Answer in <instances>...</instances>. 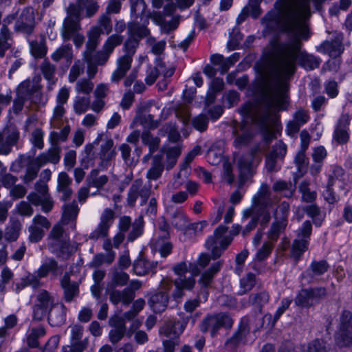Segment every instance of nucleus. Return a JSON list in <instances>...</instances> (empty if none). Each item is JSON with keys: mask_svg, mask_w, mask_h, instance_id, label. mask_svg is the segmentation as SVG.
I'll return each instance as SVG.
<instances>
[{"mask_svg": "<svg viewBox=\"0 0 352 352\" xmlns=\"http://www.w3.org/2000/svg\"><path fill=\"white\" fill-rule=\"evenodd\" d=\"M262 23L266 29H282L292 32L296 37L285 45L274 43L272 52L264 60L260 71L262 86V98L258 103H245L240 109L242 117L241 124L233 122L232 129L236 148L245 146L252 137L251 126H259L269 133H272L279 124L278 111L286 108L287 104V91L288 81L296 69V62L307 70H313L320 65V60L313 55L308 54L300 49L299 38L307 39L309 30L307 25V36L302 38L297 32L296 28L285 25L282 20H276L274 15Z\"/></svg>", "mask_w": 352, "mask_h": 352, "instance_id": "1", "label": "nucleus"}, {"mask_svg": "<svg viewBox=\"0 0 352 352\" xmlns=\"http://www.w3.org/2000/svg\"><path fill=\"white\" fill-rule=\"evenodd\" d=\"M324 0H277L274 8L265 15V20L272 16L276 20H282L288 26L294 27L298 34L302 38H307V21L310 16V3L317 8Z\"/></svg>", "mask_w": 352, "mask_h": 352, "instance_id": "2", "label": "nucleus"}, {"mask_svg": "<svg viewBox=\"0 0 352 352\" xmlns=\"http://www.w3.org/2000/svg\"><path fill=\"white\" fill-rule=\"evenodd\" d=\"M164 129L168 133V142L163 146L162 151L166 154V160L164 163L162 154L153 157L151 167L146 173L148 180H156L160 178L164 168L166 170L171 169L176 164L182 152L181 136L177 130L171 126H166Z\"/></svg>", "mask_w": 352, "mask_h": 352, "instance_id": "3", "label": "nucleus"}, {"mask_svg": "<svg viewBox=\"0 0 352 352\" xmlns=\"http://www.w3.org/2000/svg\"><path fill=\"white\" fill-rule=\"evenodd\" d=\"M129 38L126 41L124 47L125 54L118 58L117 68L111 76V81L118 82L130 69L132 63V56L138 46L139 39L146 36L149 31L145 24L142 25L135 22L128 24Z\"/></svg>", "mask_w": 352, "mask_h": 352, "instance_id": "4", "label": "nucleus"}, {"mask_svg": "<svg viewBox=\"0 0 352 352\" xmlns=\"http://www.w3.org/2000/svg\"><path fill=\"white\" fill-rule=\"evenodd\" d=\"M210 261V256L207 254H201L198 259L197 263H187L182 262L175 265L173 268L177 278L175 280V290L173 293L175 299L181 298L184 289L190 290L195 284V276L200 272L199 267H206Z\"/></svg>", "mask_w": 352, "mask_h": 352, "instance_id": "5", "label": "nucleus"}, {"mask_svg": "<svg viewBox=\"0 0 352 352\" xmlns=\"http://www.w3.org/2000/svg\"><path fill=\"white\" fill-rule=\"evenodd\" d=\"M69 128L65 127L60 132L52 131L49 135V141L51 147L47 152L41 153L36 160L32 162L28 169L25 179L30 181L34 179L40 169V168L47 162L56 164L60 160V148L59 142H64L69 135Z\"/></svg>", "mask_w": 352, "mask_h": 352, "instance_id": "6", "label": "nucleus"}, {"mask_svg": "<svg viewBox=\"0 0 352 352\" xmlns=\"http://www.w3.org/2000/svg\"><path fill=\"white\" fill-rule=\"evenodd\" d=\"M273 208L274 206L268 195L267 186L262 184L258 192L252 198L251 207L243 211V217H251L244 233L250 232L256 227L260 217H262V223H267L270 220V210Z\"/></svg>", "mask_w": 352, "mask_h": 352, "instance_id": "7", "label": "nucleus"}, {"mask_svg": "<svg viewBox=\"0 0 352 352\" xmlns=\"http://www.w3.org/2000/svg\"><path fill=\"white\" fill-rule=\"evenodd\" d=\"M47 316L50 325L58 326L65 320V307L62 303L53 304L49 293L43 290L37 294L33 317L35 320H40Z\"/></svg>", "mask_w": 352, "mask_h": 352, "instance_id": "8", "label": "nucleus"}, {"mask_svg": "<svg viewBox=\"0 0 352 352\" xmlns=\"http://www.w3.org/2000/svg\"><path fill=\"white\" fill-rule=\"evenodd\" d=\"M82 10L70 5L67 8V16L63 23L62 36L65 40L72 38L76 47H80L84 43L85 37L79 32L80 14Z\"/></svg>", "mask_w": 352, "mask_h": 352, "instance_id": "9", "label": "nucleus"}, {"mask_svg": "<svg viewBox=\"0 0 352 352\" xmlns=\"http://www.w3.org/2000/svg\"><path fill=\"white\" fill-rule=\"evenodd\" d=\"M63 232V228L60 223L54 226L49 238V246L52 252L55 253L58 256L63 258H67L72 252L76 250L75 245H70L62 239Z\"/></svg>", "mask_w": 352, "mask_h": 352, "instance_id": "10", "label": "nucleus"}, {"mask_svg": "<svg viewBox=\"0 0 352 352\" xmlns=\"http://www.w3.org/2000/svg\"><path fill=\"white\" fill-rule=\"evenodd\" d=\"M3 134L0 133V154L7 155L9 153L11 147L16 143L18 140L19 134L16 131H13L7 138L3 140ZM6 168L0 162V186L8 188L14 185L16 182V178L10 174H6Z\"/></svg>", "mask_w": 352, "mask_h": 352, "instance_id": "11", "label": "nucleus"}, {"mask_svg": "<svg viewBox=\"0 0 352 352\" xmlns=\"http://www.w3.org/2000/svg\"><path fill=\"white\" fill-rule=\"evenodd\" d=\"M336 344L340 346L352 345V314L344 311L340 316L337 329L335 331Z\"/></svg>", "mask_w": 352, "mask_h": 352, "instance_id": "12", "label": "nucleus"}, {"mask_svg": "<svg viewBox=\"0 0 352 352\" xmlns=\"http://www.w3.org/2000/svg\"><path fill=\"white\" fill-rule=\"evenodd\" d=\"M39 85L38 82L33 84L30 80L22 82L17 88L16 98L14 100L12 111L14 113H19L23 109V105L31 100L34 95H38Z\"/></svg>", "mask_w": 352, "mask_h": 352, "instance_id": "13", "label": "nucleus"}, {"mask_svg": "<svg viewBox=\"0 0 352 352\" xmlns=\"http://www.w3.org/2000/svg\"><path fill=\"white\" fill-rule=\"evenodd\" d=\"M226 232L227 228L220 226L215 230L214 236H210L206 241V247L211 251L214 258L219 257L232 241L231 237L224 236Z\"/></svg>", "mask_w": 352, "mask_h": 352, "instance_id": "14", "label": "nucleus"}, {"mask_svg": "<svg viewBox=\"0 0 352 352\" xmlns=\"http://www.w3.org/2000/svg\"><path fill=\"white\" fill-rule=\"evenodd\" d=\"M103 133H99L93 143L88 144L85 146V152L87 157H89L92 153L94 145L99 144V143L102 142V144H100V151L98 155L102 160V166L104 167L106 166L107 163L116 156V152L115 148L113 147V140L109 138L103 139Z\"/></svg>", "mask_w": 352, "mask_h": 352, "instance_id": "15", "label": "nucleus"}, {"mask_svg": "<svg viewBox=\"0 0 352 352\" xmlns=\"http://www.w3.org/2000/svg\"><path fill=\"white\" fill-rule=\"evenodd\" d=\"M233 324L231 317L226 314H218L208 316L201 322L200 329L202 332L210 331L214 336L220 327L230 328Z\"/></svg>", "mask_w": 352, "mask_h": 352, "instance_id": "16", "label": "nucleus"}, {"mask_svg": "<svg viewBox=\"0 0 352 352\" xmlns=\"http://www.w3.org/2000/svg\"><path fill=\"white\" fill-rule=\"evenodd\" d=\"M311 232V224L309 221H306L298 230L297 238L294 241L292 244V256L295 259H298L307 250Z\"/></svg>", "mask_w": 352, "mask_h": 352, "instance_id": "17", "label": "nucleus"}, {"mask_svg": "<svg viewBox=\"0 0 352 352\" xmlns=\"http://www.w3.org/2000/svg\"><path fill=\"white\" fill-rule=\"evenodd\" d=\"M112 29L110 18L107 15L102 16L97 26L93 27L88 32V41L87 47L88 50H95L100 42L101 34H108Z\"/></svg>", "mask_w": 352, "mask_h": 352, "instance_id": "18", "label": "nucleus"}, {"mask_svg": "<svg viewBox=\"0 0 352 352\" xmlns=\"http://www.w3.org/2000/svg\"><path fill=\"white\" fill-rule=\"evenodd\" d=\"M172 287V281L169 278H163L160 283L161 292L151 296L148 304L152 310L155 312H161L165 310L168 303V294Z\"/></svg>", "mask_w": 352, "mask_h": 352, "instance_id": "19", "label": "nucleus"}, {"mask_svg": "<svg viewBox=\"0 0 352 352\" xmlns=\"http://www.w3.org/2000/svg\"><path fill=\"white\" fill-rule=\"evenodd\" d=\"M326 295V289L318 287L310 289H302L295 299L298 306L309 307L317 302Z\"/></svg>", "mask_w": 352, "mask_h": 352, "instance_id": "20", "label": "nucleus"}, {"mask_svg": "<svg viewBox=\"0 0 352 352\" xmlns=\"http://www.w3.org/2000/svg\"><path fill=\"white\" fill-rule=\"evenodd\" d=\"M115 213L111 209H105L101 214L100 221L97 228L90 233L89 238L97 240L107 236L109 230L112 226Z\"/></svg>", "mask_w": 352, "mask_h": 352, "instance_id": "21", "label": "nucleus"}, {"mask_svg": "<svg viewBox=\"0 0 352 352\" xmlns=\"http://www.w3.org/2000/svg\"><path fill=\"white\" fill-rule=\"evenodd\" d=\"M260 161V155L252 153H247L238 160L237 164L242 182L252 175L254 167L259 164Z\"/></svg>", "mask_w": 352, "mask_h": 352, "instance_id": "22", "label": "nucleus"}, {"mask_svg": "<svg viewBox=\"0 0 352 352\" xmlns=\"http://www.w3.org/2000/svg\"><path fill=\"white\" fill-rule=\"evenodd\" d=\"M34 25V12L31 7L23 9L16 18L14 29L17 32L30 34Z\"/></svg>", "mask_w": 352, "mask_h": 352, "instance_id": "23", "label": "nucleus"}, {"mask_svg": "<svg viewBox=\"0 0 352 352\" xmlns=\"http://www.w3.org/2000/svg\"><path fill=\"white\" fill-rule=\"evenodd\" d=\"M329 349V344L327 343L326 340H322L321 342L316 339L307 346L297 347L294 349L285 350L281 349L280 352H326ZM274 349L272 345H265L261 352H273Z\"/></svg>", "mask_w": 352, "mask_h": 352, "instance_id": "24", "label": "nucleus"}, {"mask_svg": "<svg viewBox=\"0 0 352 352\" xmlns=\"http://www.w3.org/2000/svg\"><path fill=\"white\" fill-rule=\"evenodd\" d=\"M50 227L48 220L43 216L37 215L32 219V223L28 228L29 239L31 242L39 241L44 235V230Z\"/></svg>", "mask_w": 352, "mask_h": 352, "instance_id": "25", "label": "nucleus"}, {"mask_svg": "<svg viewBox=\"0 0 352 352\" xmlns=\"http://www.w3.org/2000/svg\"><path fill=\"white\" fill-rule=\"evenodd\" d=\"M342 42V34L340 33L336 34L334 40L323 42L318 47V50L321 53L328 54L331 58H336L339 56L344 51Z\"/></svg>", "mask_w": 352, "mask_h": 352, "instance_id": "26", "label": "nucleus"}, {"mask_svg": "<svg viewBox=\"0 0 352 352\" xmlns=\"http://www.w3.org/2000/svg\"><path fill=\"white\" fill-rule=\"evenodd\" d=\"M122 40V36L118 34L109 36L105 41L102 50L96 53L98 56V58L96 60L97 63L98 64H104L108 60L109 55L113 52L114 48L120 45Z\"/></svg>", "mask_w": 352, "mask_h": 352, "instance_id": "27", "label": "nucleus"}, {"mask_svg": "<svg viewBox=\"0 0 352 352\" xmlns=\"http://www.w3.org/2000/svg\"><path fill=\"white\" fill-rule=\"evenodd\" d=\"M16 20L15 14L8 15L3 19V25L0 30V56H3L4 51L8 49L11 45L10 33L7 25Z\"/></svg>", "mask_w": 352, "mask_h": 352, "instance_id": "28", "label": "nucleus"}, {"mask_svg": "<svg viewBox=\"0 0 352 352\" xmlns=\"http://www.w3.org/2000/svg\"><path fill=\"white\" fill-rule=\"evenodd\" d=\"M102 248L105 253H100L94 256L91 261L94 266H98L104 263H110L115 258L116 253L113 251V243H112L111 239H106L103 242Z\"/></svg>", "mask_w": 352, "mask_h": 352, "instance_id": "29", "label": "nucleus"}, {"mask_svg": "<svg viewBox=\"0 0 352 352\" xmlns=\"http://www.w3.org/2000/svg\"><path fill=\"white\" fill-rule=\"evenodd\" d=\"M175 72L173 67L166 68L165 65L160 60H156V65L154 69L147 72L145 80L146 84L151 85L153 84L159 74H162L164 77H170Z\"/></svg>", "mask_w": 352, "mask_h": 352, "instance_id": "30", "label": "nucleus"}, {"mask_svg": "<svg viewBox=\"0 0 352 352\" xmlns=\"http://www.w3.org/2000/svg\"><path fill=\"white\" fill-rule=\"evenodd\" d=\"M142 180L137 179L134 182L128 194L127 201L129 204L133 205L135 202L138 196L141 197L142 204L146 202L149 196V189L146 188H142Z\"/></svg>", "mask_w": 352, "mask_h": 352, "instance_id": "31", "label": "nucleus"}, {"mask_svg": "<svg viewBox=\"0 0 352 352\" xmlns=\"http://www.w3.org/2000/svg\"><path fill=\"white\" fill-rule=\"evenodd\" d=\"M110 325L113 329L109 332V339L113 343L118 342L125 332V322L124 318L115 316L110 319Z\"/></svg>", "mask_w": 352, "mask_h": 352, "instance_id": "32", "label": "nucleus"}, {"mask_svg": "<svg viewBox=\"0 0 352 352\" xmlns=\"http://www.w3.org/2000/svg\"><path fill=\"white\" fill-rule=\"evenodd\" d=\"M261 13L259 0H249L248 3L241 10L236 18L238 24L243 22L248 16L254 19L258 18Z\"/></svg>", "mask_w": 352, "mask_h": 352, "instance_id": "33", "label": "nucleus"}, {"mask_svg": "<svg viewBox=\"0 0 352 352\" xmlns=\"http://www.w3.org/2000/svg\"><path fill=\"white\" fill-rule=\"evenodd\" d=\"M350 122V116L348 114L342 115L337 124L334 132V139L338 143H345L349 140L348 126Z\"/></svg>", "mask_w": 352, "mask_h": 352, "instance_id": "34", "label": "nucleus"}, {"mask_svg": "<svg viewBox=\"0 0 352 352\" xmlns=\"http://www.w3.org/2000/svg\"><path fill=\"white\" fill-rule=\"evenodd\" d=\"M239 54L236 53L226 58L220 54H213L211 56L210 60L214 66L218 67L217 69L219 70L221 74H224L239 60Z\"/></svg>", "mask_w": 352, "mask_h": 352, "instance_id": "35", "label": "nucleus"}, {"mask_svg": "<svg viewBox=\"0 0 352 352\" xmlns=\"http://www.w3.org/2000/svg\"><path fill=\"white\" fill-rule=\"evenodd\" d=\"M287 226V220L276 216L267 232L268 241L274 244L281 232L285 230Z\"/></svg>", "mask_w": 352, "mask_h": 352, "instance_id": "36", "label": "nucleus"}, {"mask_svg": "<svg viewBox=\"0 0 352 352\" xmlns=\"http://www.w3.org/2000/svg\"><path fill=\"white\" fill-rule=\"evenodd\" d=\"M72 183V180L69 175L65 173L61 172L58 174L57 179V189L59 192L62 194V199L66 200L70 197L72 194L69 185Z\"/></svg>", "mask_w": 352, "mask_h": 352, "instance_id": "37", "label": "nucleus"}, {"mask_svg": "<svg viewBox=\"0 0 352 352\" xmlns=\"http://www.w3.org/2000/svg\"><path fill=\"white\" fill-rule=\"evenodd\" d=\"M60 273L61 271L58 268L56 263L51 258H47L43 261L41 267L36 272L37 276L39 278L45 277L50 274L54 276H56Z\"/></svg>", "mask_w": 352, "mask_h": 352, "instance_id": "38", "label": "nucleus"}, {"mask_svg": "<svg viewBox=\"0 0 352 352\" xmlns=\"http://www.w3.org/2000/svg\"><path fill=\"white\" fill-rule=\"evenodd\" d=\"M157 263L150 262L144 258H139L133 263V270L136 275L143 276L149 272H155Z\"/></svg>", "mask_w": 352, "mask_h": 352, "instance_id": "39", "label": "nucleus"}, {"mask_svg": "<svg viewBox=\"0 0 352 352\" xmlns=\"http://www.w3.org/2000/svg\"><path fill=\"white\" fill-rule=\"evenodd\" d=\"M28 200L35 206L41 205L45 212H49L53 206V202L49 195L41 197L36 193H32L28 195Z\"/></svg>", "mask_w": 352, "mask_h": 352, "instance_id": "40", "label": "nucleus"}, {"mask_svg": "<svg viewBox=\"0 0 352 352\" xmlns=\"http://www.w3.org/2000/svg\"><path fill=\"white\" fill-rule=\"evenodd\" d=\"M141 139L142 144L148 146L149 148V153L144 157V160L146 161L149 159L153 153L158 148L160 140L158 138L153 137L148 131L142 133Z\"/></svg>", "mask_w": 352, "mask_h": 352, "instance_id": "41", "label": "nucleus"}, {"mask_svg": "<svg viewBox=\"0 0 352 352\" xmlns=\"http://www.w3.org/2000/svg\"><path fill=\"white\" fill-rule=\"evenodd\" d=\"M86 47H87L86 46ZM95 50H88V48L86 49V51L83 54V60L84 63L86 61L88 64L87 67V75L89 78H92L95 74L97 72V67L96 65H99L97 63V59L98 58V56L96 54L94 58L91 57V54Z\"/></svg>", "mask_w": 352, "mask_h": 352, "instance_id": "42", "label": "nucleus"}, {"mask_svg": "<svg viewBox=\"0 0 352 352\" xmlns=\"http://www.w3.org/2000/svg\"><path fill=\"white\" fill-rule=\"evenodd\" d=\"M90 107L89 96L77 95L74 99V110L77 114H82Z\"/></svg>", "mask_w": 352, "mask_h": 352, "instance_id": "43", "label": "nucleus"}, {"mask_svg": "<svg viewBox=\"0 0 352 352\" xmlns=\"http://www.w3.org/2000/svg\"><path fill=\"white\" fill-rule=\"evenodd\" d=\"M79 208L77 204L74 201L69 204H65L63 206V212L62 217V222L67 224L69 221H73L77 217Z\"/></svg>", "mask_w": 352, "mask_h": 352, "instance_id": "44", "label": "nucleus"}, {"mask_svg": "<svg viewBox=\"0 0 352 352\" xmlns=\"http://www.w3.org/2000/svg\"><path fill=\"white\" fill-rule=\"evenodd\" d=\"M133 294L131 292L113 291L110 295V300L113 304L122 302L124 305H128L133 298Z\"/></svg>", "mask_w": 352, "mask_h": 352, "instance_id": "45", "label": "nucleus"}, {"mask_svg": "<svg viewBox=\"0 0 352 352\" xmlns=\"http://www.w3.org/2000/svg\"><path fill=\"white\" fill-rule=\"evenodd\" d=\"M73 5L80 10L85 9L87 17L93 16L98 9L96 0H77L76 5Z\"/></svg>", "mask_w": 352, "mask_h": 352, "instance_id": "46", "label": "nucleus"}, {"mask_svg": "<svg viewBox=\"0 0 352 352\" xmlns=\"http://www.w3.org/2000/svg\"><path fill=\"white\" fill-rule=\"evenodd\" d=\"M61 285L65 291V300L71 301L72 298L78 294V287L76 283L71 284L69 278L65 276L61 280Z\"/></svg>", "mask_w": 352, "mask_h": 352, "instance_id": "47", "label": "nucleus"}, {"mask_svg": "<svg viewBox=\"0 0 352 352\" xmlns=\"http://www.w3.org/2000/svg\"><path fill=\"white\" fill-rule=\"evenodd\" d=\"M273 189L275 192H279L286 197H289L294 192L295 186L291 182L278 181L274 183Z\"/></svg>", "mask_w": 352, "mask_h": 352, "instance_id": "48", "label": "nucleus"}, {"mask_svg": "<svg viewBox=\"0 0 352 352\" xmlns=\"http://www.w3.org/2000/svg\"><path fill=\"white\" fill-rule=\"evenodd\" d=\"M194 3L195 0H175L174 5L165 6L164 11L166 15H171L175 8L184 10L191 7Z\"/></svg>", "mask_w": 352, "mask_h": 352, "instance_id": "49", "label": "nucleus"}, {"mask_svg": "<svg viewBox=\"0 0 352 352\" xmlns=\"http://www.w3.org/2000/svg\"><path fill=\"white\" fill-rule=\"evenodd\" d=\"M153 21L155 23L158 25H160L163 29L166 31H170L174 30L177 28L178 24V19L176 18H172L170 21L168 23L166 22V19L161 16L160 14H157L155 13L153 16Z\"/></svg>", "mask_w": 352, "mask_h": 352, "instance_id": "50", "label": "nucleus"}, {"mask_svg": "<svg viewBox=\"0 0 352 352\" xmlns=\"http://www.w3.org/2000/svg\"><path fill=\"white\" fill-rule=\"evenodd\" d=\"M54 60L58 61L62 58H65L68 61L72 58V48L70 45H65L58 48L52 54Z\"/></svg>", "mask_w": 352, "mask_h": 352, "instance_id": "51", "label": "nucleus"}, {"mask_svg": "<svg viewBox=\"0 0 352 352\" xmlns=\"http://www.w3.org/2000/svg\"><path fill=\"white\" fill-rule=\"evenodd\" d=\"M94 88V83L88 79L79 80L76 85L75 90L77 95L84 94V96H89Z\"/></svg>", "mask_w": 352, "mask_h": 352, "instance_id": "52", "label": "nucleus"}, {"mask_svg": "<svg viewBox=\"0 0 352 352\" xmlns=\"http://www.w3.org/2000/svg\"><path fill=\"white\" fill-rule=\"evenodd\" d=\"M221 267V263L217 262L213 264L211 267L206 272H205L201 277L200 283L203 287H207L211 282L214 275L219 272Z\"/></svg>", "mask_w": 352, "mask_h": 352, "instance_id": "53", "label": "nucleus"}, {"mask_svg": "<svg viewBox=\"0 0 352 352\" xmlns=\"http://www.w3.org/2000/svg\"><path fill=\"white\" fill-rule=\"evenodd\" d=\"M309 184L307 181H303L299 186L300 192L302 194L303 201L306 202H312L316 198V192L311 191L309 188Z\"/></svg>", "mask_w": 352, "mask_h": 352, "instance_id": "54", "label": "nucleus"}, {"mask_svg": "<svg viewBox=\"0 0 352 352\" xmlns=\"http://www.w3.org/2000/svg\"><path fill=\"white\" fill-rule=\"evenodd\" d=\"M85 69V63L84 60H77L75 62L74 65L71 67L69 74V82H74L76 81L77 78L83 73Z\"/></svg>", "mask_w": 352, "mask_h": 352, "instance_id": "55", "label": "nucleus"}, {"mask_svg": "<svg viewBox=\"0 0 352 352\" xmlns=\"http://www.w3.org/2000/svg\"><path fill=\"white\" fill-rule=\"evenodd\" d=\"M255 284V275L248 273L245 277L240 280V292L241 294L245 293L252 289Z\"/></svg>", "mask_w": 352, "mask_h": 352, "instance_id": "56", "label": "nucleus"}, {"mask_svg": "<svg viewBox=\"0 0 352 352\" xmlns=\"http://www.w3.org/2000/svg\"><path fill=\"white\" fill-rule=\"evenodd\" d=\"M29 45L30 53L35 58H43L47 53L46 48L41 42L30 41Z\"/></svg>", "mask_w": 352, "mask_h": 352, "instance_id": "57", "label": "nucleus"}, {"mask_svg": "<svg viewBox=\"0 0 352 352\" xmlns=\"http://www.w3.org/2000/svg\"><path fill=\"white\" fill-rule=\"evenodd\" d=\"M107 182V177L106 175H100L97 177V171L93 170L88 178V184L89 186L100 188Z\"/></svg>", "mask_w": 352, "mask_h": 352, "instance_id": "58", "label": "nucleus"}, {"mask_svg": "<svg viewBox=\"0 0 352 352\" xmlns=\"http://www.w3.org/2000/svg\"><path fill=\"white\" fill-rule=\"evenodd\" d=\"M305 151L302 150L299 151L294 159V162L296 166V168L298 170L299 174H302L307 170V159L305 154Z\"/></svg>", "mask_w": 352, "mask_h": 352, "instance_id": "59", "label": "nucleus"}, {"mask_svg": "<svg viewBox=\"0 0 352 352\" xmlns=\"http://www.w3.org/2000/svg\"><path fill=\"white\" fill-rule=\"evenodd\" d=\"M41 70L45 78L49 83L54 85L56 82V80L54 79V67L48 62H44L41 65Z\"/></svg>", "mask_w": 352, "mask_h": 352, "instance_id": "60", "label": "nucleus"}, {"mask_svg": "<svg viewBox=\"0 0 352 352\" xmlns=\"http://www.w3.org/2000/svg\"><path fill=\"white\" fill-rule=\"evenodd\" d=\"M44 133L40 129L34 130L31 135L30 142L34 148L41 149L43 147Z\"/></svg>", "mask_w": 352, "mask_h": 352, "instance_id": "61", "label": "nucleus"}, {"mask_svg": "<svg viewBox=\"0 0 352 352\" xmlns=\"http://www.w3.org/2000/svg\"><path fill=\"white\" fill-rule=\"evenodd\" d=\"M32 286L33 288H35L38 285V280L37 278L33 275L28 274L21 280V283L16 284V290L19 291L24 288L25 286Z\"/></svg>", "mask_w": 352, "mask_h": 352, "instance_id": "62", "label": "nucleus"}, {"mask_svg": "<svg viewBox=\"0 0 352 352\" xmlns=\"http://www.w3.org/2000/svg\"><path fill=\"white\" fill-rule=\"evenodd\" d=\"M274 247V243L267 241L264 243L261 248H260L256 254V259L258 261H263L267 258V257L271 253L272 248Z\"/></svg>", "mask_w": 352, "mask_h": 352, "instance_id": "63", "label": "nucleus"}, {"mask_svg": "<svg viewBox=\"0 0 352 352\" xmlns=\"http://www.w3.org/2000/svg\"><path fill=\"white\" fill-rule=\"evenodd\" d=\"M17 320L14 315L8 316L5 318L4 326L0 327V338L4 337L8 334V329L14 327Z\"/></svg>", "mask_w": 352, "mask_h": 352, "instance_id": "64", "label": "nucleus"}]
</instances>
